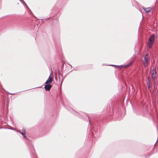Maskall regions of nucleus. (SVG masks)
Segmentation results:
<instances>
[{"label":"nucleus","mask_w":158,"mask_h":158,"mask_svg":"<svg viewBox=\"0 0 158 158\" xmlns=\"http://www.w3.org/2000/svg\"><path fill=\"white\" fill-rule=\"evenodd\" d=\"M9 93L11 95L13 94H11V93Z\"/></svg>","instance_id":"nucleus-12"},{"label":"nucleus","mask_w":158,"mask_h":158,"mask_svg":"<svg viewBox=\"0 0 158 158\" xmlns=\"http://www.w3.org/2000/svg\"><path fill=\"white\" fill-rule=\"evenodd\" d=\"M22 130L23 131V132H25V130L24 128H23Z\"/></svg>","instance_id":"nucleus-10"},{"label":"nucleus","mask_w":158,"mask_h":158,"mask_svg":"<svg viewBox=\"0 0 158 158\" xmlns=\"http://www.w3.org/2000/svg\"><path fill=\"white\" fill-rule=\"evenodd\" d=\"M148 55L146 54L144 57V64L145 67L148 65Z\"/></svg>","instance_id":"nucleus-2"},{"label":"nucleus","mask_w":158,"mask_h":158,"mask_svg":"<svg viewBox=\"0 0 158 158\" xmlns=\"http://www.w3.org/2000/svg\"><path fill=\"white\" fill-rule=\"evenodd\" d=\"M51 74H50L48 79L45 82V84H49L50 83H51L52 82V77H50Z\"/></svg>","instance_id":"nucleus-3"},{"label":"nucleus","mask_w":158,"mask_h":158,"mask_svg":"<svg viewBox=\"0 0 158 158\" xmlns=\"http://www.w3.org/2000/svg\"><path fill=\"white\" fill-rule=\"evenodd\" d=\"M52 87V86L50 84H47L45 85L44 88L46 91H49L50 90Z\"/></svg>","instance_id":"nucleus-4"},{"label":"nucleus","mask_w":158,"mask_h":158,"mask_svg":"<svg viewBox=\"0 0 158 158\" xmlns=\"http://www.w3.org/2000/svg\"><path fill=\"white\" fill-rule=\"evenodd\" d=\"M110 65L113 66H116V65Z\"/></svg>","instance_id":"nucleus-11"},{"label":"nucleus","mask_w":158,"mask_h":158,"mask_svg":"<svg viewBox=\"0 0 158 158\" xmlns=\"http://www.w3.org/2000/svg\"><path fill=\"white\" fill-rule=\"evenodd\" d=\"M20 133L21 134L23 135V137L24 138L26 137V136L25 135V132H20Z\"/></svg>","instance_id":"nucleus-8"},{"label":"nucleus","mask_w":158,"mask_h":158,"mask_svg":"<svg viewBox=\"0 0 158 158\" xmlns=\"http://www.w3.org/2000/svg\"><path fill=\"white\" fill-rule=\"evenodd\" d=\"M143 9L147 13H148L150 11H151V8L150 7L147 8H146L145 9L143 8Z\"/></svg>","instance_id":"nucleus-6"},{"label":"nucleus","mask_w":158,"mask_h":158,"mask_svg":"<svg viewBox=\"0 0 158 158\" xmlns=\"http://www.w3.org/2000/svg\"><path fill=\"white\" fill-rule=\"evenodd\" d=\"M118 67H121V66H118Z\"/></svg>","instance_id":"nucleus-15"},{"label":"nucleus","mask_w":158,"mask_h":158,"mask_svg":"<svg viewBox=\"0 0 158 158\" xmlns=\"http://www.w3.org/2000/svg\"><path fill=\"white\" fill-rule=\"evenodd\" d=\"M152 73H151V76L152 78H155V77L156 74V70L154 69L152 70Z\"/></svg>","instance_id":"nucleus-5"},{"label":"nucleus","mask_w":158,"mask_h":158,"mask_svg":"<svg viewBox=\"0 0 158 158\" xmlns=\"http://www.w3.org/2000/svg\"><path fill=\"white\" fill-rule=\"evenodd\" d=\"M58 76H59V78H60V75H59V74Z\"/></svg>","instance_id":"nucleus-13"},{"label":"nucleus","mask_w":158,"mask_h":158,"mask_svg":"<svg viewBox=\"0 0 158 158\" xmlns=\"http://www.w3.org/2000/svg\"><path fill=\"white\" fill-rule=\"evenodd\" d=\"M18 132L20 133V132H19V131H17Z\"/></svg>","instance_id":"nucleus-14"},{"label":"nucleus","mask_w":158,"mask_h":158,"mask_svg":"<svg viewBox=\"0 0 158 158\" xmlns=\"http://www.w3.org/2000/svg\"><path fill=\"white\" fill-rule=\"evenodd\" d=\"M21 2H22V3L23 4H24L25 5H26V6H27V7L28 8V7L27 6V5L26 4V3L25 2L23 1V0H22V1H21Z\"/></svg>","instance_id":"nucleus-9"},{"label":"nucleus","mask_w":158,"mask_h":158,"mask_svg":"<svg viewBox=\"0 0 158 158\" xmlns=\"http://www.w3.org/2000/svg\"><path fill=\"white\" fill-rule=\"evenodd\" d=\"M155 40V35H152L148 39V45L150 48H151Z\"/></svg>","instance_id":"nucleus-1"},{"label":"nucleus","mask_w":158,"mask_h":158,"mask_svg":"<svg viewBox=\"0 0 158 158\" xmlns=\"http://www.w3.org/2000/svg\"><path fill=\"white\" fill-rule=\"evenodd\" d=\"M147 85L148 86V89H149L150 88V81L149 80V79L148 78V81L147 83Z\"/></svg>","instance_id":"nucleus-7"}]
</instances>
